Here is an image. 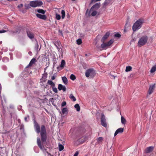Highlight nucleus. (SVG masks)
I'll use <instances>...</instances> for the list:
<instances>
[{
	"instance_id": "nucleus-1",
	"label": "nucleus",
	"mask_w": 156,
	"mask_h": 156,
	"mask_svg": "<svg viewBox=\"0 0 156 156\" xmlns=\"http://www.w3.org/2000/svg\"><path fill=\"white\" fill-rule=\"evenodd\" d=\"M41 135L42 144H41L40 139L39 137L37 138V143L40 148L41 150H44V147L43 144L46 142L47 139L46 130L45 126L44 125H42L41 126Z\"/></svg>"
},
{
	"instance_id": "nucleus-2",
	"label": "nucleus",
	"mask_w": 156,
	"mask_h": 156,
	"mask_svg": "<svg viewBox=\"0 0 156 156\" xmlns=\"http://www.w3.org/2000/svg\"><path fill=\"white\" fill-rule=\"evenodd\" d=\"M144 23V20H143L139 19L136 21L133 26L132 29L133 31L134 32L140 29L141 27Z\"/></svg>"
},
{
	"instance_id": "nucleus-3",
	"label": "nucleus",
	"mask_w": 156,
	"mask_h": 156,
	"mask_svg": "<svg viewBox=\"0 0 156 156\" xmlns=\"http://www.w3.org/2000/svg\"><path fill=\"white\" fill-rule=\"evenodd\" d=\"M147 40L148 37L147 36H146L141 37L138 42V46L139 47H140L145 45L147 42Z\"/></svg>"
},
{
	"instance_id": "nucleus-4",
	"label": "nucleus",
	"mask_w": 156,
	"mask_h": 156,
	"mask_svg": "<svg viewBox=\"0 0 156 156\" xmlns=\"http://www.w3.org/2000/svg\"><path fill=\"white\" fill-rule=\"evenodd\" d=\"M95 71L93 69H90L87 70L85 75L87 77L90 76L91 77H93L95 74Z\"/></svg>"
},
{
	"instance_id": "nucleus-5",
	"label": "nucleus",
	"mask_w": 156,
	"mask_h": 156,
	"mask_svg": "<svg viewBox=\"0 0 156 156\" xmlns=\"http://www.w3.org/2000/svg\"><path fill=\"white\" fill-rule=\"evenodd\" d=\"M42 4V2L40 1H32L30 3V5L33 7L41 6Z\"/></svg>"
},
{
	"instance_id": "nucleus-6",
	"label": "nucleus",
	"mask_w": 156,
	"mask_h": 156,
	"mask_svg": "<svg viewBox=\"0 0 156 156\" xmlns=\"http://www.w3.org/2000/svg\"><path fill=\"white\" fill-rule=\"evenodd\" d=\"M101 125L104 127H106L107 123L106 122L105 117L103 114H102L101 117Z\"/></svg>"
},
{
	"instance_id": "nucleus-7",
	"label": "nucleus",
	"mask_w": 156,
	"mask_h": 156,
	"mask_svg": "<svg viewBox=\"0 0 156 156\" xmlns=\"http://www.w3.org/2000/svg\"><path fill=\"white\" fill-rule=\"evenodd\" d=\"M34 127L36 130V132L39 133H40V126L39 124L36 122L35 120L34 121Z\"/></svg>"
},
{
	"instance_id": "nucleus-8",
	"label": "nucleus",
	"mask_w": 156,
	"mask_h": 156,
	"mask_svg": "<svg viewBox=\"0 0 156 156\" xmlns=\"http://www.w3.org/2000/svg\"><path fill=\"white\" fill-rule=\"evenodd\" d=\"M110 35V33L109 32H107L101 40L102 42H105L106 40L108 37Z\"/></svg>"
},
{
	"instance_id": "nucleus-9",
	"label": "nucleus",
	"mask_w": 156,
	"mask_h": 156,
	"mask_svg": "<svg viewBox=\"0 0 156 156\" xmlns=\"http://www.w3.org/2000/svg\"><path fill=\"white\" fill-rule=\"evenodd\" d=\"M155 84H154L153 85H150L149 87V90L148 91V94L150 95V94H151L153 92L154 90V88H155Z\"/></svg>"
},
{
	"instance_id": "nucleus-10",
	"label": "nucleus",
	"mask_w": 156,
	"mask_h": 156,
	"mask_svg": "<svg viewBox=\"0 0 156 156\" xmlns=\"http://www.w3.org/2000/svg\"><path fill=\"white\" fill-rule=\"evenodd\" d=\"M87 137L84 136H83L78 139V142L79 144H82L87 140Z\"/></svg>"
},
{
	"instance_id": "nucleus-11",
	"label": "nucleus",
	"mask_w": 156,
	"mask_h": 156,
	"mask_svg": "<svg viewBox=\"0 0 156 156\" xmlns=\"http://www.w3.org/2000/svg\"><path fill=\"white\" fill-rule=\"evenodd\" d=\"M36 16L38 18L44 20H46L47 18L46 16L44 15H41L39 13H37L36 14Z\"/></svg>"
},
{
	"instance_id": "nucleus-12",
	"label": "nucleus",
	"mask_w": 156,
	"mask_h": 156,
	"mask_svg": "<svg viewBox=\"0 0 156 156\" xmlns=\"http://www.w3.org/2000/svg\"><path fill=\"white\" fill-rule=\"evenodd\" d=\"M100 3H97L95 4L94 5H93L90 9V11L92 10L93 9H98L100 6Z\"/></svg>"
},
{
	"instance_id": "nucleus-13",
	"label": "nucleus",
	"mask_w": 156,
	"mask_h": 156,
	"mask_svg": "<svg viewBox=\"0 0 156 156\" xmlns=\"http://www.w3.org/2000/svg\"><path fill=\"white\" fill-rule=\"evenodd\" d=\"M124 129L122 128H120L118 129L114 133V136H115L119 133H122L123 132Z\"/></svg>"
},
{
	"instance_id": "nucleus-14",
	"label": "nucleus",
	"mask_w": 156,
	"mask_h": 156,
	"mask_svg": "<svg viewBox=\"0 0 156 156\" xmlns=\"http://www.w3.org/2000/svg\"><path fill=\"white\" fill-rule=\"evenodd\" d=\"M27 34L28 37L30 39H32L34 38V34L31 31H27Z\"/></svg>"
},
{
	"instance_id": "nucleus-15",
	"label": "nucleus",
	"mask_w": 156,
	"mask_h": 156,
	"mask_svg": "<svg viewBox=\"0 0 156 156\" xmlns=\"http://www.w3.org/2000/svg\"><path fill=\"white\" fill-rule=\"evenodd\" d=\"M153 147H148L145 149V152L147 153L151 152L153 150Z\"/></svg>"
},
{
	"instance_id": "nucleus-16",
	"label": "nucleus",
	"mask_w": 156,
	"mask_h": 156,
	"mask_svg": "<svg viewBox=\"0 0 156 156\" xmlns=\"http://www.w3.org/2000/svg\"><path fill=\"white\" fill-rule=\"evenodd\" d=\"M102 43L101 44V48L103 49H106L108 46L106 43L102 42Z\"/></svg>"
},
{
	"instance_id": "nucleus-17",
	"label": "nucleus",
	"mask_w": 156,
	"mask_h": 156,
	"mask_svg": "<svg viewBox=\"0 0 156 156\" xmlns=\"http://www.w3.org/2000/svg\"><path fill=\"white\" fill-rule=\"evenodd\" d=\"M36 62V59L35 58H33L30 61V63L27 66H31L32 65Z\"/></svg>"
},
{
	"instance_id": "nucleus-18",
	"label": "nucleus",
	"mask_w": 156,
	"mask_h": 156,
	"mask_svg": "<svg viewBox=\"0 0 156 156\" xmlns=\"http://www.w3.org/2000/svg\"><path fill=\"white\" fill-rule=\"evenodd\" d=\"M47 83L49 85H51V87H55V84L51 80H48Z\"/></svg>"
},
{
	"instance_id": "nucleus-19",
	"label": "nucleus",
	"mask_w": 156,
	"mask_h": 156,
	"mask_svg": "<svg viewBox=\"0 0 156 156\" xmlns=\"http://www.w3.org/2000/svg\"><path fill=\"white\" fill-rule=\"evenodd\" d=\"M62 80L63 83L66 85L68 83V80L66 77L65 76L62 77Z\"/></svg>"
},
{
	"instance_id": "nucleus-20",
	"label": "nucleus",
	"mask_w": 156,
	"mask_h": 156,
	"mask_svg": "<svg viewBox=\"0 0 156 156\" xmlns=\"http://www.w3.org/2000/svg\"><path fill=\"white\" fill-rule=\"evenodd\" d=\"M121 122L123 124H125L126 122V119L123 116H121Z\"/></svg>"
},
{
	"instance_id": "nucleus-21",
	"label": "nucleus",
	"mask_w": 156,
	"mask_h": 156,
	"mask_svg": "<svg viewBox=\"0 0 156 156\" xmlns=\"http://www.w3.org/2000/svg\"><path fill=\"white\" fill-rule=\"evenodd\" d=\"M97 141V143L99 144L103 140V138L102 137H100L96 139Z\"/></svg>"
},
{
	"instance_id": "nucleus-22",
	"label": "nucleus",
	"mask_w": 156,
	"mask_h": 156,
	"mask_svg": "<svg viewBox=\"0 0 156 156\" xmlns=\"http://www.w3.org/2000/svg\"><path fill=\"white\" fill-rule=\"evenodd\" d=\"M156 70V65H155L152 67V68H151V69L150 70V72L151 73H153Z\"/></svg>"
},
{
	"instance_id": "nucleus-23",
	"label": "nucleus",
	"mask_w": 156,
	"mask_h": 156,
	"mask_svg": "<svg viewBox=\"0 0 156 156\" xmlns=\"http://www.w3.org/2000/svg\"><path fill=\"white\" fill-rule=\"evenodd\" d=\"M74 107H75V108H76V109L77 111H80V106L79 104H76L74 106Z\"/></svg>"
},
{
	"instance_id": "nucleus-24",
	"label": "nucleus",
	"mask_w": 156,
	"mask_h": 156,
	"mask_svg": "<svg viewBox=\"0 0 156 156\" xmlns=\"http://www.w3.org/2000/svg\"><path fill=\"white\" fill-rule=\"evenodd\" d=\"M111 0H106L104 3V6H106L108 5L110 2Z\"/></svg>"
},
{
	"instance_id": "nucleus-25",
	"label": "nucleus",
	"mask_w": 156,
	"mask_h": 156,
	"mask_svg": "<svg viewBox=\"0 0 156 156\" xmlns=\"http://www.w3.org/2000/svg\"><path fill=\"white\" fill-rule=\"evenodd\" d=\"M114 40H111L108 42L107 43L108 47L110 46L114 42Z\"/></svg>"
},
{
	"instance_id": "nucleus-26",
	"label": "nucleus",
	"mask_w": 156,
	"mask_h": 156,
	"mask_svg": "<svg viewBox=\"0 0 156 156\" xmlns=\"http://www.w3.org/2000/svg\"><path fill=\"white\" fill-rule=\"evenodd\" d=\"M37 12L38 13L44 14L45 13V11L42 9H38L37 10Z\"/></svg>"
},
{
	"instance_id": "nucleus-27",
	"label": "nucleus",
	"mask_w": 156,
	"mask_h": 156,
	"mask_svg": "<svg viewBox=\"0 0 156 156\" xmlns=\"http://www.w3.org/2000/svg\"><path fill=\"white\" fill-rule=\"evenodd\" d=\"M62 18L63 19L65 16V12L64 10H62L61 11Z\"/></svg>"
},
{
	"instance_id": "nucleus-28",
	"label": "nucleus",
	"mask_w": 156,
	"mask_h": 156,
	"mask_svg": "<svg viewBox=\"0 0 156 156\" xmlns=\"http://www.w3.org/2000/svg\"><path fill=\"white\" fill-rule=\"evenodd\" d=\"M65 64V62L64 60H62L61 61V64L60 65V67L63 68Z\"/></svg>"
},
{
	"instance_id": "nucleus-29",
	"label": "nucleus",
	"mask_w": 156,
	"mask_h": 156,
	"mask_svg": "<svg viewBox=\"0 0 156 156\" xmlns=\"http://www.w3.org/2000/svg\"><path fill=\"white\" fill-rule=\"evenodd\" d=\"M132 67L131 66H126V69L125 71L126 72H129L132 69Z\"/></svg>"
},
{
	"instance_id": "nucleus-30",
	"label": "nucleus",
	"mask_w": 156,
	"mask_h": 156,
	"mask_svg": "<svg viewBox=\"0 0 156 156\" xmlns=\"http://www.w3.org/2000/svg\"><path fill=\"white\" fill-rule=\"evenodd\" d=\"M58 148L59 151H61L63 149L64 147V146L62 144H59Z\"/></svg>"
},
{
	"instance_id": "nucleus-31",
	"label": "nucleus",
	"mask_w": 156,
	"mask_h": 156,
	"mask_svg": "<svg viewBox=\"0 0 156 156\" xmlns=\"http://www.w3.org/2000/svg\"><path fill=\"white\" fill-rule=\"evenodd\" d=\"M69 98L72 100H73V101H76V99L74 97V96L72 94H71L69 96Z\"/></svg>"
},
{
	"instance_id": "nucleus-32",
	"label": "nucleus",
	"mask_w": 156,
	"mask_h": 156,
	"mask_svg": "<svg viewBox=\"0 0 156 156\" xmlns=\"http://www.w3.org/2000/svg\"><path fill=\"white\" fill-rule=\"evenodd\" d=\"M62 112L63 114L67 113V110L66 108H64L62 110Z\"/></svg>"
},
{
	"instance_id": "nucleus-33",
	"label": "nucleus",
	"mask_w": 156,
	"mask_h": 156,
	"mask_svg": "<svg viewBox=\"0 0 156 156\" xmlns=\"http://www.w3.org/2000/svg\"><path fill=\"white\" fill-rule=\"evenodd\" d=\"M98 13L97 11L94 10L91 13V15L92 16H95Z\"/></svg>"
},
{
	"instance_id": "nucleus-34",
	"label": "nucleus",
	"mask_w": 156,
	"mask_h": 156,
	"mask_svg": "<svg viewBox=\"0 0 156 156\" xmlns=\"http://www.w3.org/2000/svg\"><path fill=\"white\" fill-rule=\"evenodd\" d=\"M76 42L78 45H80L82 43V41L81 39H79L77 40Z\"/></svg>"
},
{
	"instance_id": "nucleus-35",
	"label": "nucleus",
	"mask_w": 156,
	"mask_h": 156,
	"mask_svg": "<svg viewBox=\"0 0 156 156\" xmlns=\"http://www.w3.org/2000/svg\"><path fill=\"white\" fill-rule=\"evenodd\" d=\"M70 78L72 80H75L76 79V77L74 75L72 74L70 75Z\"/></svg>"
},
{
	"instance_id": "nucleus-36",
	"label": "nucleus",
	"mask_w": 156,
	"mask_h": 156,
	"mask_svg": "<svg viewBox=\"0 0 156 156\" xmlns=\"http://www.w3.org/2000/svg\"><path fill=\"white\" fill-rule=\"evenodd\" d=\"M63 86L61 84H59L58 87V89L59 90H61L63 88Z\"/></svg>"
},
{
	"instance_id": "nucleus-37",
	"label": "nucleus",
	"mask_w": 156,
	"mask_h": 156,
	"mask_svg": "<svg viewBox=\"0 0 156 156\" xmlns=\"http://www.w3.org/2000/svg\"><path fill=\"white\" fill-rule=\"evenodd\" d=\"M56 18L57 20H59L61 19V16L57 13L56 14Z\"/></svg>"
},
{
	"instance_id": "nucleus-38",
	"label": "nucleus",
	"mask_w": 156,
	"mask_h": 156,
	"mask_svg": "<svg viewBox=\"0 0 156 156\" xmlns=\"http://www.w3.org/2000/svg\"><path fill=\"white\" fill-rule=\"evenodd\" d=\"M53 91L55 93H57L58 92V90L55 87H52Z\"/></svg>"
},
{
	"instance_id": "nucleus-39",
	"label": "nucleus",
	"mask_w": 156,
	"mask_h": 156,
	"mask_svg": "<svg viewBox=\"0 0 156 156\" xmlns=\"http://www.w3.org/2000/svg\"><path fill=\"white\" fill-rule=\"evenodd\" d=\"M38 48H39V45L37 43H36V46H35V49L37 51H38Z\"/></svg>"
},
{
	"instance_id": "nucleus-40",
	"label": "nucleus",
	"mask_w": 156,
	"mask_h": 156,
	"mask_svg": "<svg viewBox=\"0 0 156 156\" xmlns=\"http://www.w3.org/2000/svg\"><path fill=\"white\" fill-rule=\"evenodd\" d=\"M24 6L25 7V9H28L30 8V6H31L30 5H29L28 4H25Z\"/></svg>"
},
{
	"instance_id": "nucleus-41",
	"label": "nucleus",
	"mask_w": 156,
	"mask_h": 156,
	"mask_svg": "<svg viewBox=\"0 0 156 156\" xmlns=\"http://www.w3.org/2000/svg\"><path fill=\"white\" fill-rule=\"evenodd\" d=\"M114 36L115 37L119 38L121 37V35L119 34H116L114 35Z\"/></svg>"
},
{
	"instance_id": "nucleus-42",
	"label": "nucleus",
	"mask_w": 156,
	"mask_h": 156,
	"mask_svg": "<svg viewBox=\"0 0 156 156\" xmlns=\"http://www.w3.org/2000/svg\"><path fill=\"white\" fill-rule=\"evenodd\" d=\"M66 105V101H64L61 104V106L62 107H63L64 106Z\"/></svg>"
},
{
	"instance_id": "nucleus-43",
	"label": "nucleus",
	"mask_w": 156,
	"mask_h": 156,
	"mask_svg": "<svg viewBox=\"0 0 156 156\" xmlns=\"http://www.w3.org/2000/svg\"><path fill=\"white\" fill-rule=\"evenodd\" d=\"M101 0H91V3H92L93 2H96L100 1Z\"/></svg>"
},
{
	"instance_id": "nucleus-44",
	"label": "nucleus",
	"mask_w": 156,
	"mask_h": 156,
	"mask_svg": "<svg viewBox=\"0 0 156 156\" xmlns=\"http://www.w3.org/2000/svg\"><path fill=\"white\" fill-rule=\"evenodd\" d=\"M56 77V76H55L54 75H53L51 77V79L52 80H55Z\"/></svg>"
},
{
	"instance_id": "nucleus-45",
	"label": "nucleus",
	"mask_w": 156,
	"mask_h": 156,
	"mask_svg": "<svg viewBox=\"0 0 156 156\" xmlns=\"http://www.w3.org/2000/svg\"><path fill=\"white\" fill-rule=\"evenodd\" d=\"M78 154H79V152L78 151H76L75 154H74V155H73V156H77L78 155Z\"/></svg>"
},
{
	"instance_id": "nucleus-46",
	"label": "nucleus",
	"mask_w": 156,
	"mask_h": 156,
	"mask_svg": "<svg viewBox=\"0 0 156 156\" xmlns=\"http://www.w3.org/2000/svg\"><path fill=\"white\" fill-rule=\"evenodd\" d=\"M62 90L63 91H65L66 90V88L65 86H63L62 89Z\"/></svg>"
},
{
	"instance_id": "nucleus-47",
	"label": "nucleus",
	"mask_w": 156,
	"mask_h": 156,
	"mask_svg": "<svg viewBox=\"0 0 156 156\" xmlns=\"http://www.w3.org/2000/svg\"><path fill=\"white\" fill-rule=\"evenodd\" d=\"M58 32H59V33L61 34V35L62 36H63L62 30H59L58 31Z\"/></svg>"
},
{
	"instance_id": "nucleus-48",
	"label": "nucleus",
	"mask_w": 156,
	"mask_h": 156,
	"mask_svg": "<svg viewBox=\"0 0 156 156\" xmlns=\"http://www.w3.org/2000/svg\"><path fill=\"white\" fill-rule=\"evenodd\" d=\"M23 6V4H21L20 5L18 6V8H21Z\"/></svg>"
},
{
	"instance_id": "nucleus-49",
	"label": "nucleus",
	"mask_w": 156,
	"mask_h": 156,
	"mask_svg": "<svg viewBox=\"0 0 156 156\" xmlns=\"http://www.w3.org/2000/svg\"><path fill=\"white\" fill-rule=\"evenodd\" d=\"M6 31L5 30H3L0 31V33H3L6 32Z\"/></svg>"
},
{
	"instance_id": "nucleus-50",
	"label": "nucleus",
	"mask_w": 156,
	"mask_h": 156,
	"mask_svg": "<svg viewBox=\"0 0 156 156\" xmlns=\"http://www.w3.org/2000/svg\"><path fill=\"white\" fill-rule=\"evenodd\" d=\"M27 117H25L24 118L26 122L27 121Z\"/></svg>"
},
{
	"instance_id": "nucleus-51",
	"label": "nucleus",
	"mask_w": 156,
	"mask_h": 156,
	"mask_svg": "<svg viewBox=\"0 0 156 156\" xmlns=\"http://www.w3.org/2000/svg\"><path fill=\"white\" fill-rule=\"evenodd\" d=\"M8 1H17L18 0H7Z\"/></svg>"
},
{
	"instance_id": "nucleus-52",
	"label": "nucleus",
	"mask_w": 156,
	"mask_h": 156,
	"mask_svg": "<svg viewBox=\"0 0 156 156\" xmlns=\"http://www.w3.org/2000/svg\"><path fill=\"white\" fill-rule=\"evenodd\" d=\"M67 16L68 18H69L70 17V16L69 14H68Z\"/></svg>"
},
{
	"instance_id": "nucleus-53",
	"label": "nucleus",
	"mask_w": 156,
	"mask_h": 156,
	"mask_svg": "<svg viewBox=\"0 0 156 156\" xmlns=\"http://www.w3.org/2000/svg\"><path fill=\"white\" fill-rule=\"evenodd\" d=\"M85 56H88V55H87V54H85Z\"/></svg>"
},
{
	"instance_id": "nucleus-54",
	"label": "nucleus",
	"mask_w": 156,
	"mask_h": 156,
	"mask_svg": "<svg viewBox=\"0 0 156 156\" xmlns=\"http://www.w3.org/2000/svg\"><path fill=\"white\" fill-rule=\"evenodd\" d=\"M127 24H128V22H127L126 23V25H125V26H126V25H127Z\"/></svg>"
},
{
	"instance_id": "nucleus-55",
	"label": "nucleus",
	"mask_w": 156,
	"mask_h": 156,
	"mask_svg": "<svg viewBox=\"0 0 156 156\" xmlns=\"http://www.w3.org/2000/svg\"><path fill=\"white\" fill-rule=\"evenodd\" d=\"M87 12H88V9L87 10L86 12V14L87 13Z\"/></svg>"
},
{
	"instance_id": "nucleus-56",
	"label": "nucleus",
	"mask_w": 156,
	"mask_h": 156,
	"mask_svg": "<svg viewBox=\"0 0 156 156\" xmlns=\"http://www.w3.org/2000/svg\"><path fill=\"white\" fill-rule=\"evenodd\" d=\"M20 121V119H18V121Z\"/></svg>"
},
{
	"instance_id": "nucleus-57",
	"label": "nucleus",
	"mask_w": 156,
	"mask_h": 156,
	"mask_svg": "<svg viewBox=\"0 0 156 156\" xmlns=\"http://www.w3.org/2000/svg\"><path fill=\"white\" fill-rule=\"evenodd\" d=\"M22 12H24V11H22Z\"/></svg>"
},
{
	"instance_id": "nucleus-58",
	"label": "nucleus",
	"mask_w": 156,
	"mask_h": 156,
	"mask_svg": "<svg viewBox=\"0 0 156 156\" xmlns=\"http://www.w3.org/2000/svg\"><path fill=\"white\" fill-rule=\"evenodd\" d=\"M27 117H28V118H29V115H28V116H27Z\"/></svg>"
},
{
	"instance_id": "nucleus-59",
	"label": "nucleus",
	"mask_w": 156,
	"mask_h": 156,
	"mask_svg": "<svg viewBox=\"0 0 156 156\" xmlns=\"http://www.w3.org/2000/svg\"><path fill=\"white\" fill-rule=\"evenodd\" d=\"M99 36V35H98V36H97V37H98Z\"/></svg>"
}]
</instances>
